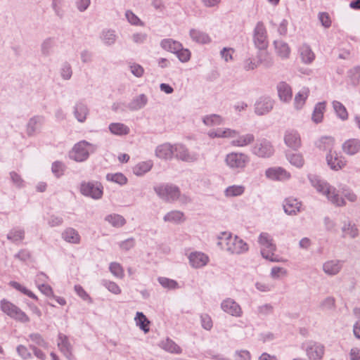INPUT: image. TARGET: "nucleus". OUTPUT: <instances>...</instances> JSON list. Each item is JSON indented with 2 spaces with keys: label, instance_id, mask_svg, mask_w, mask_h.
<instances>
[{
  "label": "nucleus",
  "instance_id": "49",
  "mask_svg": "<svg viewBox=\"0 0 360 360\" xmlns=\"http://www.w3.org/2000/svg\"><path fill=\"white\" fill-rule=\"evenodd\" d=\"M110 271L117 278H122L124 276V271L122 265L117 262H112L109 266Z\"/></svg>",
  "mask_w": 360,
  "mask_h": 360
},
{
  "label": "nucleus",
  "instance_id": "64",
  "mask_svg": "<svg viewBox=\"0 0 360 360\" xmlns=\"http://www.w3.org/2000/svg\"><path fill=\"white\" fill-rule=\"evenodd\" d=\"M15 257L22 262H26L31 258V253L27 249H22L15 255Z\"/></svg>",
  "mask_w": 360,
  "mask_h": 360
},
{
  "label": "nucleus",
  "instance_id": "3",
  "mask_svg": "<svg viewBox=\"0 0 360 360\" xmlns=\"http://www.w3.org/2000/svg\"><path fill=\"white\" fill-rule=\"evenodd\" d=\"M250 161V157L242 153H231L225 158L226 165L238 173L244 172Z\"/></svg>",
  "mask_w": 360,
  "mask_h": 360
},
{
  "label": "nucleus",
  "instance_id": "47",
  "mask_svg": "<svg viewBox=\"0 0 360 360\" xmlns=\"http://www.w3.org/2000/svg\"><path fill=\"white\" fill-rule=\"evenodd\" d=\"M160 347L171 353H177L179 351V346L169 338L162 340L160 343Z\"/></svg>",
  "mask_w": 360,
  "mask_h": 360
},
{
  "label": "nucleus",
  "instance_id": "14",
  "mask_svg": "<svg viewBox=\"0 0 360 360\" xmlns=\"http://www.w3.org/2000/svg\"><path fill=\"white\" fill-rule=\"evenodd\" d=\"M221 307L224 312L233 316L240 317L243 314L240 306L231 298L224 300L221 304Z\"/></svg>",
  "mask_w": 360,
  "mask_h": 360
},
{
  "label": "nucleus",
  "instance_id": "52",
  "mask_svg": "<svg viewBox=\"0 0 360 360\" xmlns=\"http://www.w3.org/2000/svg\"><path fill=\"white\" fill-rule=\"evenodd\" d=\"M201 326L206 330H210L213 327V322L211 316L207 314H200Z\"/></svg>",
  "mask_w": 360,
  "mask_h": 360
},
{
  "label": "nucleus",
  "instance_id": "27",
  "mask_svg": "<svg viewBox=\"0 0 360 360\" xmlns=\"http://www.w3.org/2000/svg\"><path fill=\"white\" fill-rule=\"evenodd\" d=\"M43 122V117L34 116L30 119L27 124V134L28 136L34 135Z\"/></svg>",
  "mask_w": 360,
  "mask_h": 360
},
{
  "label": "nucleus",
  "instance_id": "42",
  "mask_svg": "<svg viewBox=\"0 0 360 360\" xmlns=\"http://www.w3.org/2000/svg\"><path fill=\"white\" fill-rule=\"evenodd\" d=\"M217 245L221 249H224V243L226 245L227 247L231 243L232 240V234L231 233L226 231L221 232L220 234L217 236Z\"/></svg>",
  "mask_w": 360,
  "mask_h": 360
},
{
  "label": "nucleus",
  "instance_id": "39",
  "mask_svg": "<svg viewBox=\"0 0 360 360\" xmlns=\"http://www.w3.org/2000/svg\"><path fill=\"white\" fill-rule=\"evenodd\" d=\"M347 76L354 86H356L360 82V65H356L347 72Z\"/></svg>",
  "mask_w": 360,
  "mask_h": 360
},
{
  "label": "nucleus",
  "instance_id": "22",
  "mask_svg": "<svg viewBox=\"0 0 360 360\" xmlns=\"http://www.w3.org/2000/svg\"><path fill=\"white\" fill-rule=\"evenodd\" d=\"M176 149L172 145L165 143L159 146L155 150L156 155L162 159H169L173 156L174 152Z\"/></svg>",
  "mask_w": 360,
  "mask_h": 360
},
{
  "label": "nucleus",
  "instance_id": "36",
  "mask_svg": "<svg viewBox=\"0 0 360 360\" xmlns=\"http://www.w3.org/2000/svg\"><path fill=\"white\" fill-rule=\"evenodd\" d=\"M310 181L312 186L316 189V191L323 195H326V191L328 189V187H331L328 183L316 176L311 179Z\"/></svg>",
  "mask_w": 360,
  "mask_h": 360
},
{
  "label": "nucleus",
  "instance_id": "29",
  "mask_svg": "<svg viewBox=\"0 0 360 360\" xmlns=\"http://www.w3.org/2000/svg\"><path fill=\"white\" fill-rule=\"evenodd\" d=\"M332 104L337 117L343 121L347 120L349 115L345 106L338 101H333Z\"/></svg>",
  "mask_w": 360,
  "mask_h": 360
},
{
  "label": "nucleus",
  "instance_id": "33",
  "mask_svg": "<svg viewBox=\"0 0 360 360\" xmlns=\"http://www.w3.org/2000/svg\"><path fill=\"white\" fill-rule=\"evenodd\" d=\"M255 141V136L252 134H246L240 136L237 139L233 141V145L238 147H244L251 144Z\"/></svg>",
  "mask_w": 360,
  "mask_h": 360
},
{
  "label": "nucleus",
  "instance_id": "38",
  "mask_svg": "<svg viewBox=\"0 0 360 360\" xmlns=\"http://www.w3.org/2000/svg\"><path fill=\"white\" fill-rule=\"evenodd\" d=\"M105 220L115 227H121L126 223L124 218L117 214H109L105 217Z\"/></svg>",
  "mask_w": 360,
  "mask_h": 360
},
{
  "label": "nucleus",
  "instance_id": "50",
  "mask_svg": "<svg viewBox=\"0 0 360 360\" xmlns=\"http://www.w3.org/2000/svg\"><path fill=\"white\" fill-rule=\"evenodd\" d=\"M106 178L108 181L117 183L120 185H124L127 182V177L122 173L108 174Z\"/></svg>",
  "mask_w": 360,
  "mask_h": 360
},
{
  "label": "nucleus",
  "instance_id": "16",
  "mask_svg": "<svg viewBox=\"0 0 360 360\" xmlns=\"http://www.w3.org/2000/svg\"><path fill=\"white\" fill-rule=\"evenodd\" d=\"M342 151L349 155H354L360 152V139H349L342 145Z\"/></svg>",
  "mask_w": 360,
  "mask_h": 360
},
{
  "label": "nucleus",
  "instance_id": "32",
  "mask_svg": "<svg viewBox=\"0 0 360 360\" xmlns=\"http://www.w3.org/2000/svg\"><path fill=\"white\" fill-rule=\"evenodd\" d=\"M74 112L77 120L80 122H83L86 118V115L89 113V110L85 104L82 103H78L75 105Z\"/></svg>",
  "mask_w": 360,
  "mask_h": 360
},
{
  "label": "nucleus",
  "instance_id": "30",
  "mask_svg": "<svg viewBox=\"0 0 360 360\" xmlns=\"http://www.w3.org/2000/svg\"><path fill=\"white\" fill-rule=\"evenodd\" d=\"M109 130L110 132L115 135L123 136L127 135L130 129L129 128L122 123H112L109 125Z\"/></svg>",
  "mask_w": 360,
  "mask_h": 360
},
{
  "label": "nucleus",
  "instance_id": "46",
  "mask_svg": "<svg viewBox=\"0 0 360 360\" xmlns=\"http://www.w3.org/2000/svg\"><path fill=\"white\" fill-rule=\"evenodd\" d=\"M58 346L63 353H68L70 349V345L68 337L65 335L60 333L58 335Z\"/></svg>",
  "mask_w": 360,
  "mask_h": 360
},
{
  "label": "nucleus",
  "instance_id": "61",
  "mask_svg": "<svg viewBox=\"0 0 360 360\" xmlns=\"http://www.w3.org/2000/svg\"><path fill=\"white\" fill-rule=\"evenodd\" d=\"M29 338L30 340L34 342L36 345L44 347H47V343L44 341L41 335L38 333H32L29 335Z\"/></svg>",
  "mask_w": 360,
  "mask_h": 360
},
{
  "label": "nucleus",
  "instance_id": "63",
  "mask_svg": "<svg viewBox=\"0 0 360 360\" xmlns=\"http://www.w3.org/2000/svg\"><path fill=\"white\" fill-rule=\"evenodd\" d=\"M115 32L112 30L104 32L103 34V39L108 44H113L115 41Z\"/></svg>",
  "mask_w": 360,
  "mask_h": 360
},
{
  "label": "nucleus",
  "instance_id": "57",
  "mask_svg": "<svg viewBox=\"0 0 360 360\" xmlns=\"http://www.w3.org/2000/svg\"><path fill=\"white\" fill-rule=\"evenodd\" d=\"M75 290L78 296H79L83 300L89 303L92 302L91 297L80 285H76L75 286Z\"/></svg>",
  "mask_w": 360,
  "mask_h": 360
},
{
  "label": "nucleus",
  "instance_id": "41",
  "mask_svg": "<svg viewBox=\"0 0 360 360\" xmlns=\"http://www.w3.org/2000/svg\"><path fill=\"white\" fill-rule=\"evenodd\" d=\"M260 245L265 246L266 248L271 250H276V246L272 243V239L267 233H262L259 237Z\"/></svg>",
  "mask_w": 360,
  "mask_h": 360
},
{
  "label": "nucleus",
  "instance_id": "4",
  "mask_svg": "<svg viewBox=\"0 0 360 360\" xmlns=\"http://www.w3.org/2000/svg\"><path fill=\"white\" fill-rule=\"evenodd\" d=\"M95 146L86 141H82L76 143L70 152V158L77 162H82L86 160L89 153L95 150Z\"/></svg>",
  "mask_w": 360,
  "mask_h": 360
},
{
  "label": "nucleus",
  "instance_id": "45",
  "mask_svg": "<svg viewBox=\"0 0 360 360\" xmlns=\"http://www.w3.org/2000/svg\"><path fill=\"white\" fill-rule=\"evenodd\" d=\"M244 191V186L233 185L227 187L224 193L226 197H236L242 195Z\"/></svg>",
  "mask_w": 360,
  "mask_h": 360
},
{
  "label": "nucleus",
  "instance_id": "10",
  "mask_svg": "<svg viewBox=\"0 0 360 360\" xmlns=\"http://www.w3.org/2000/svg\"><path fill=\"white\" fill-rule=\"evenodd\" d=\"M189 264L194 269H200L206 266L210 262L209 256L200 251L191 252L188 255Z\"/></svg>",
  "mask_w": 360,
  "mask_h": 360
},
{
  "label": "nucleus",
  "instance_id": "60",
  "mask_svg": "<svg viewBox=\"0 0 360 360\" xmlns=\"http://www.w3.org/2000/svg\"><path fill=\"white\" fill-rule=\"evenodd\" d=\"M164 220L172 223H178L180 221V212L172 211L164 217Z\"/></svg>",
  "mask_w": 360,
  "mask_h": 360
},
{
  "label": "nucleus",
  "instance_id": "53",
  "mask_svg": "<svg viewBox=\"0 0 360 360\" xmlns=\"http://www.w3.org/2000/svg\"><path fill=\"white\" fill-rule=\"evenodd\" d=\"M284 172H285V171L281 167L277 169L269 168L266 171V175L267 177L272 179H278Z\"/></svg>",
  "mask_w": 360,
  "mask_h": 360
},
{
  "label": "nucleus",
  "instance_id": "23",
  "mask_svg": "<svg viewBox=\"0 0 360 360\" xmlns=\"http://www.w3.org/2000/svg\"><path fill=\"white\" fill-rule=\"evenodd\" d=\"M190 37L193 41L202 44H210L212 41L208 34L195 29L190 30Z\"/></svg>",
  "mask_w": 360,
  "mask_h": 360
},
{
  "label": "nucleus",
  "instance_id": "24",
  "mask_svg": "<svg viewBox=\"0 0 360 360\" xmlns=\"http://www.w3.org/2000/svg\"><path fill=\"white\" fill-rule=\"evenodd\" d=\"M342 269V264L339 260H330L325 262L323 266L324 272L328 275H336Z\"/></svg>",
  "mask_w": 360,
  "mask_h": 360
},
{
  "label": "nucleus",
  "instance_id": "18",
  "mask_svg": "<svg viewBox=\"0 0 360 360\" xmlns=\"http://www.w3.org/2000/svg\"><path fill=\"white\" fill-rule=\"evenodd\" d=\"M273 45L276 54L282 59H288L290 56L291 49L288 44L282 40H274Z\"/></svg>",
  "mask_w": 360,
  "mask_h": 360
},
{
  "label": "nucleus",
  "instance_id": "7",
  "mask_svg": "<svg viewBox=\"0 0 360 360\" xmlns=\"http://www.w3.org/2000/svg\"><path fill=\"white\" fill-rule=\"evenodd\" d=\"M275 152L274 147L271 142L266 139H257L256 143L252 148V153L259 158H270Z\"/></svg>",
  "mask_w": 360,
  "mask_h": 360
},
{
  "label": "nucleus",
  "instance_id": "28",
  "mask_svg": "<svg viewBox=\"0 0 360 360\" xmlns=\"http://www.w3.org/2000/svg\"><path fill=\"white\" fill-rule=\"evenodd\" d=\"M148 102V98L146 95L141 94L135 97L129 104L128 108L130 110H137L143 108Z\"/></svg>",
  "mask_w": 360,
  "mask_h": 360
},
{
  "label": "nucleus",
  "instance_id": "25",
  "mask_svg": "<svg viewBox=\"0 0 360 360\" xmlns=\"http://www.w3.org/2000/svg\"><path fill=\"white\" fill-rule=\"evenodd\" d=\"M161 46L164 49L175 53L177 58L180 59V43L170 39H164L161 42Z\"/></svg>",
  "mask_w": 360,
  "mask_h": 360
},
{
  "label": "nucleus",
  "instance_id": "44",
  "mask_svg": "<svg viewBox=\"0 0 360 360\" xmlns=\"http://www.w3.org/2000/svg\"><path fill=\"white\" fill-rule=\"evenodd\" d=\"M198 159V154L190 152L188 148L181 145V161L194 162Z\"/></svg>",
  "mask_w": 360,
  "mask_h": 360
},
{
  "label": "nucleus",
  "instance_id": "37",
  "mask_svg": "<svg viewBox=\"0 0 360 360\" xmlns=\"http://www.w3.org/2000/svg\"><path fill=\"white\" fill-rule=\"evenodd\" d=\"M7 238L13 243L21 241L25 238V231L22 229L14 228L9 231Z\"/></svg>",
  "mask_w": 360,
  "mask_h": 360
},
{
  "label": "nucleus",
  "instance_id": "58",
  "mask_svg": "<svg viewBox=\"0 0 360 360\" xmlns=\"http://www.w3.org/2000/svg\"><path fill=\"white\" fill-rule=\"evenodd\" d=\"M344 233L347 232L352 238H355L359 234V230L356 228L355 224H351L348 223L347 225L345 224V226L342 229Z\"/></svg>",
  "mask_w": 360,
  "mask_h": 360
},
{
  "label": "nucleus",
  "instance_id": "54",
  "mask_svg": "<svg viewBox=\"0 0 360 360\" xmlns=\"http://www.w3.org/2000/svg\"><path fill=\"white\" fill-rule=\"evenodd\" d=\"M319 20L321 25L325 28H329L332 25L330 16L327 12H320L319 13Z\"/></svg>",
  "mask_w": 360,
  "mask_h": 360
},
{
  "label": "nucleus",
  "instance_id": "2",
  "mask_svg": "<svg viewBox=\"0 0 360 360\" xmlns=\"http://www.w3.org/2000/svg\"><path fill=\"white\" fill-rule=\"evenodd\" d=\"M1 310L11 319L25 323L30 321L29 316L22 311L18 306L11 302L3 299L0 302Z\"/></svg>",
  "mask_w": 360,
  "mask_h": 360
},
{
  "label": "nucleus",
  "instance_id": "19",
  "mask_svg": "<svg viewBox=\"0 0 360 360\" xmlns=\"http://www.w3.org/2000/svg\"><path fill=\"white\" fill-rule=\"evenodd\" d=\"M325 195H326L327 198L331 203L336 206L342 207L346 205L344 198L340 197L337 189L332 186L331 187H328V189L326 191Z\"/></svg>",
  "mask_w": 360,
  "mask_h": 360
},
{
  "label": "nucleus",
  "instance_id": "17",
  "mask_svg": "<svg viewBox=\"0 0 360 360\" xmlns=\"http://www.w3.org/2000/svg\"><path fill=\"white\" fill-rule=\"evenodd\" d=\"M301 202L296 198H287L283 202L284 212L288 215H295L300 210Z\"/></svg>",
  "mask_w": 360,
  "mask_h": 360
},
{
  "label": "nucleus",
  "instance_id": "59",
  "mask_svg": "<svg viewBox=\"0 0 360 360\" xmlns=\"http://www.w3.org/2000/svg\"><path fill=\"white\" fill-rule=\"evenodd\" d=\"M103 285L110 292L115 295H120L122 292L119 285L113 281H105Z\"/></svg>",
  "mask_w": 360,
  "mask_h": 360
},
{
  "label": "nucleus",
  "instance_id": "26",
  "mask_svg": "<svg viewBox=\"0 0 360 360\" xmlns=\"http://www.w3.org/2000/svg\"><path fill=\"white\" fill-rule=\"evenodd\" d=\"M300 56L305 64L311 63L315 59V54L308 44H303L300 48Z\"/></svg>",
  "mask_w": 360,
  "mask_h": 360
},
{
  "label": "nucleus",
  "instance_id": "11",
  "mask_svg": "<svg viewBox=\"0 0 360 360\" xmlns=\"http://www.w3.org/2000/svg\"><path fill=\"white\" fill-rule=\"evenodd\" d=\"M305 351L309 360H321L324 354L325 348L323 345L311 341L307 344Z\"/></svg>",
  "mask_w": 360,
  "mask_h": 360
},
{
  "label": "nucleus",
  "instance_id": "5",
  "mask_svg": "<svg viewBox=\"0 0 360 360\" xmlns=\"http://www.w3.org/2000/svg\"><path fill=\"white\" fill-rule=\"evenodd\" d=\"M154 191L161 199L167 202L176 200L180 195L179 187L170 184L156 186Z\"/></svg>",
  "mask_w": 360,
  "mask_h": 360
},
{
  "label": "nucleus",
  "instance_id": "13",
  "mask_svg": "<svg viewBox=\"0 0 360 360\" xmlns=\"http://www.w3.org/2000/svg\"><path fill=\"white\" fill-rule=\"evenodd\" d=\"M249 246L243 239L237 236L233 238L231 243L226 248V250L231 254L240 255L248 252Z\"/></svg>",
  "mask_w": 360,
  "mask_h": 360
},
{
  "label": "nucleus",
  "instance_id": "20",
  "mask_svg": "<svg viewBox=\"0 0 360 360\" xmlns=\"http://www.w3.org/2000/svg\"><path fill=\"white\" fill-rule=\"evenodd\" d=\"M326 109V101H321L317 103L314 108L311 120L316 123H321L323 120V115Z\"/></svg>",
  "mask_w": 360,
  "mask_h": 360
},
{
  "label": "nucleus",
  "instance_id": "31",
  "mask_svg": "<svg viewBox=\"0 0 360 360\" xmlns=\"http://www.w3.org/2000/svg\"><path fill=\"white\" fill-rule=\"evenodd\" d=\"M153 162L150 160L141 162L133 167V172L136 176H142L151 169Z\"/></svg>",
  "mask_w": 360,
  "mask_h": 360
},
{
  "label": "nucleus",
  "instance_id": "43",
  "mask_svg": "<svg viewBox=\"0 0 360 360\" xmlns=\"http://www.w3.org/2000/svg\"><path fill=\"white\" fill-rule=\"evenodd\" d=\"M308 96V92L304 94L301 91H299L297 94H296L294 99V106L296 110H300L304 107Z\"/></svg>",
  "mask_w": 360,
  "mask_h": 360
},
{
  "label": "nucleus",
  "instance_id": "56",
  "mask_svg": "<svg viewBox=\"0 0 360 360\" xmlns=\"http://www.w3.org/2000/svg\"><path fill=\"white\" fill-rule=\"evenodd\" d=\"M321 307L323 309H335L336 306L335 297L329 296L325 298L321 303Z\"/></svg>",
  "mask_w": 360,
  "mask_h": 360
},
{
  "label": "nucleus",
  "instance_id": "6",
  "mask_svg": "<svg viewBox=\"0 0 360 360\" xmlns=\"http://www.w3.org/2000/svg\"><path fill=\"white\" fill-rule=\"evenodd\" d=\"M267 31L262 21L257 22L253 31V42L256 48L259 50H266L269 46Z\"/></svg>",
  "mask_w": 360,
  "mask_h": 360
},
{
  "label": "nucleus",
  "instance_id": "12",
  "mask_svg": "<svg viewBox=\"0 0 360 360\" xmlns=\"http://www.w3.org/2000/svg\"><path fill=\"white\" fill-rule=\"evenodd\" d=\"M285 144L294 150H297L302 146L300 134L294 129L286 130L284 135Z\"/></svg>",
  "mask_w": 360,
  "mask_h": 360
},
{
  "label": "nucleus",
  "instance_id": "21",
  "mask_svg": "<svg viewBox=\"0 0 360 360\" xmlns=\"http://www.w3.org/2000/svg\"><path fill=\"white\" fill-rule=\"evenodd\" d=\"M62 238L68 243L73 244H79L81 237L77 231L75 229L69 227L64 230L62 233Z\"/></svg>",
  "mask_w": 360,
  "mask_h": 360
},
{
  "label": "nucleus",
  "instance_id": "34",
  "mask_svg": "<svg viewBox=\"0 0 360 360\" xmlns=\"http://www.w3.org/2000/svg\"><path fill=\"white\" fill-rule=\"evenodd\" d=\"M136 323L145 333L150 330V321L142 312H137L135 317Z\"/></svg>",
  "mask_w": 360,
  "mask_h": 360
},
{
  "label": "nucleus",
  "instance_id": "62",
  "mask_svg": "<svg viewBox=\"0 0 360 360\" xmlns=\"http://www.w3.org/2000/svg\"><path fill=\"white\" fill-rule=\"evenodd\" d=\"M126 18L127 20L131 24L134 25H142V22L141 20L131 11H127L126 12Z\"/></svg>",
  "mask_w": 360,
  "mask_h": 360
},
{
  "label": "nucleus",
  "instance_id": "8",
  "mask_svg": "<svg viewBox=\"0 0 360 360\" xmlns=\"http://www.w3.org/2000/svg\"><path fill=\"white\" fill-rule=\"evenodd\" d=\"M81 193L94 199H99L103 195V186L99 182H83L80 186Z\"/></svg>",
  "mask_w": 360,
  "mask_h": 360
},
{
  "label": "nucleus",
  "instance_id": "9",
  "mask_svg": "<svg viewBox=\"0 0 360 360\" xmlns=\"http://www.w3.org/2000/svg\"><path fill=\"white\" fill-rule=\"evenodd\" d=\"M275 101L269 96H260L255 103V112L259 116L269 113L274 108Z\"/></svg>",
  "mask_w": 360,
  "mask_h": 360
},
{
  "label": "nucleus",
  "instance_id": "15",
  "mask_svg": "<svg viewBox=\"0 0 360 360\" xmlns=\"http://www.w3.org/2000/svg\"><path fill=\"white\" fill-rule=\"evenodd\" d=\"M278 96L279 99L284 103H289L292 98L291 86L285 82H280L277 84Z\"/></svg>",
  "mask_w": 360,
  "mask_h": 360
},
{
  "label": "nucleus",
  "instance_id": "48",
  "mask_svg": "<svg viewBox=\"0 0 360 360\" xmlns=\"http://www.w3.org/2000/svg\"><path fill=\"white\" fill-rule=\"evenodd\" d=\"M9 284L13 288L20 291V292L23 293L24 295H27L30 298H32L36 300H38V297L32 292H31L30 290L27 289L25 286L22 285L19 283H18L16 281H11Z\"/></svg>",
  "mask_w": 360,
  "mask_h": 360
},
{
  "label": "nucleus",
  "instance_id": "1",
  "mask_svg": "<svg viewBox=\"0 0 360 360\" xmlns=\"http://www.w3.org/2000/svg\"><path fill=\"white\" fill-rule=\"evenodd\" d=\"M335 139L332 137H322L320 140V149L328 150L326 160L329 168L333 171H339L347 165L345 158L340 153L333 150Z\"/></svg>",
  "mask_w": 360,
  "mask_h": 360
},
{
  "label": "nucleus",
  "instance_id": "35",
  "mask_svg": "<svg viewBox=\"0 0 360 360\" xmlns=\"http://www.w3.org/2000/svg\"><path fill=\"white\" fill-rule=\"evenodd\" d=\"M285 155L291 165L298 168H300L304 165V160L302 154L286 153Z\"/></svg>",
  "mask_w": 360,
  "mask_h": 360
},
{
  "label": "nucleus",
  "instance_id": "51",
  "mask_svg": "<svg viewBox=\"0 0 360 360\" xmlns=\"http://www.w3.org/2000/svg\"><path fill=\"white\" fill-rule=\"evenodd\" d=\"M158 281L162 287L169 290L178 288V283L174 280H172L165 277H160L158 278Z\"/></svg>",
  "mask_w": 360,
  "mask_h": 360
},
{
  "label": "nucleus",
  "instance_id": "55",
  "mask_svg": "<svg viewBox=\"0 0 360 360\" xmlns=\"http://www.w3.org/2000/svg\"><path fill=\"white\" fill-rule=\"evenodd\" d=\"M65 165L60 161H56L52 164V172L57 176L59 177L63 174L65 170Z\"/></svg>",
  "mask_w": 360,
  "mask_h": 360
},
{
  "label": "nucleus",
  "instance_id": "40",
  "mask_svg": "<svg viewBox=\"0 0 360 360\" xmlns=\"http://www.w3.org/2000/svg\"><path fill=\"white\" fill-rule=\"evenodd\" d=\"M202 122L207 126L220 125L223 122V119L219 115L212 114L205 116Z\"/></svg>",
  "mask_w": 360,
  "mask_h": 360
}]
</instances>
